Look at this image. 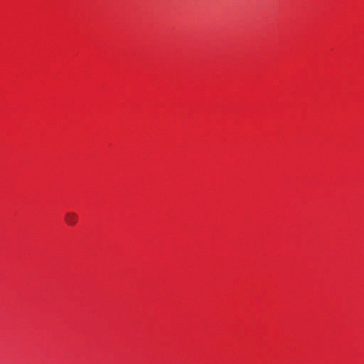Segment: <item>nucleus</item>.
I'll list each match as a JSON object with an SVG mask.
<instances>
[{"mask_svg": "<svg viewBox=\"0 0 364 364\" xmlns=\"http://www.w3.org/2000/svg\"><path fill=\"white\" fill-rule=\"evenodd\" d=\"M78 219V215L74 212H67L65 215V222L69 226H74Z\"/></svg>", "mask_w": 364, "mask_h": 364, "instance_id": "obj_1", "label": "nucleus"}]
</instances>
